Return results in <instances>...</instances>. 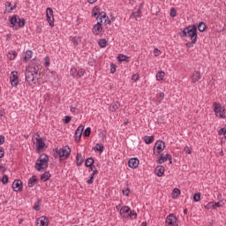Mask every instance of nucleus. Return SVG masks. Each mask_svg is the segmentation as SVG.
Here are the masks:
<instances>
[{
    "label": "nucleus",
    "mask_w": 226,
    "mask_h": 226,
    "mask_svg": "<svg viewBox=\"0 0 226 226\" xmlns=\"http://www.w3.org/2000/svg\"><path fill=\"white\" fill-rule=\"evenodd\" d=\"M18 26L19 27H24L26 26V19H20L18 21Z\"/></svg>",
    "instance_id": "nucleus-43"
},
{
    "label": "nucleus",
    "mask_w": 226,
    "mask_h": 226,
    "mask_svg": "<svg viewBox=\"0 0 226 226\" xmlns=\"http://www.w3.org/2000/svg\"><path fill=\"white\" fill-rule=\"evenodd\" d=\"M177 15V11L175 8L170 9V17L174 18Z\"/></svg>",
    "instance_id": "nucleus-52"
},
{
    "label": "nucleus",
    "mask_w": 226,
    "mask_h": 226,
    "mask_svg": "<svg viewBox=\"0 0 226 226\" xmlns=\"http://www.w3.org/2000/svg\"><path fill=\"white\" fill-rule=\"evenodd\" d=\"M50 172L46 171L41 176V181H43L45 183V181H49L50 179Z\"/></svg>",
    "instance_id": "nucleus-24"
},
{
    "label": "nucleus",
    "mask_w": 226,
    "mask_h": 226,
    "mask_svg": "<svg viewBox=\"0 0 226 226\" xmlns=\"http://www.w3.org/2000/svg\"><path fill=\"white\" fill-rule=\"evenodd\" d=\"M123 195H125L126 197H128L130 195V189H124L123 191Z\"/></svg>",
    "instance_id": "nucleus-54"
},
{
    "label": "nucleus",
    "mask_w": 226,
    "mask_h": 226,
    "mask_svg": "<svg viewBox=\"0 0 226 226\" xmlns=\"http://www.w3.org/2000/svg\"><path fill=\"white\" fill-rule=\"evenodd\" d=\"M167 226H179V219L174 214H170L165 221Z\"/></svg>",
    "instance_id": "nucleus-5"
},
{
    "label": "nucleus",
    "mask_w": 226,
    "mask_h": 226,
    "mask_svg": "<svg viewBox=\"0 0 226 226\" xmlns=\"http://www.w3.org/2000/svg\"><path fill=\"white\" fill-rule=\"evenodd\" d=\"M35 169L38 172H41L43 170H45V169H49V155L41 154L39 157V161L35 162Z\"/></svg>",
    "instance_id": "nucleus-3"
},
{
    "label": "nucleus",
    "mask_w": 226,
    "mask_h": 226,
    "mask_svg": "<svg viewBox=\"0 0 226 226\" xmlns=\"http://www.w3.org/2000/svg\"><path fill=\"white\" fill-rule=\"evenodd\" d=\"M214 112H215V114H219L220 117H223V108H222V104L215 102Z\"/></svg>",
    "instance_id": "nucleus-13"
},
{
    "label": "nucleus",
    "mask_w": 226,
    "mask_h": 226,
    "mask_svg": "<svg viewBox=\"0 0 226 226\" xmlns=\"http://www.w3.org/2000/svg\"><path fill=\"white\" fill-rule=\"evenodd\" d=\"M117 59L120 63H123V61H126V63H128V61H129L128 59H130V57L126 56L125 55L120 54V55H118Z\"/></svg>",
    "instance_id": "nucleus-32"
},
{
    "label": "nucleus",
    "mask_w": 226,
    "mask_h": 226,
    "mask_svg": "<svg viewBox=\"0 0 226 226\" xmlns=\"http://www.w3.org/2000/svg\"><path fill=\"white\" fill-rule=\"evenodd\" d=\"M194 202H200V192H197L193 195Z\"/></svg>",
    "instance_id": "nucleus-42"
},
{
    "label": "nucleus",
    "mask_w": 226,
    "mask_h": 226,
    "mask_svg": "<svg viewBox=\"0 0 226 226\" xmlns=\"http://www.w3.org/2000/svg\"><path fill=\"white\" fill-rule=\"evenodd\" d=\"M104 149L103 144L97 143L95 147H94V151H99V153H102Z\"/></svg>",
    "instance_id": "nucleus-30"
},
{
    "label": "nucleus",
    "mask_w": 226,
    "mask_h": 226,
    "mask_svg": "<svg viewBox=\"0 0 226 226\" xmlns=\"http://www.w3.org/2000/svg\"><path fill=\"white\" fill-rule=\"evenodd\" d=\"M8 57L11 59V61H13L15 57H17V53L15 51H11L8 53Z\"/></svg>",
    "instance_id": "nucleus-41"
},
{
    "label": "nucleus",
    "mask_w": 226,
    "mask_h": 226,
    "mask_svg": "<svg viewBox=\"0 0 226 226\" xmlns=\"http://www.w3.org/2000/svg\"><path fill=\"white\" fill-rule=\"evenodd\" d=\"M37 143H36V147L37 149L40 151V149H43V147H45V142H43V139H41V138H36Z\"/></svg>",
    "instance_id": "nucleus-21"
},
{
    "label": "nucleus",
    "mask_w": 226,
    "mask_h": 226,
    "mask_svg": "<svg viewBox=\"0 0 226 226\" xmlns=\"http://www.w3.org/2000/svg\"><path fill=\"white\" fill-rule=\"evenodd\" d=\"M110 73H116V65L114 64H110Z\"/></svg>",
    "instance_id": "nucleus-56"
},
{
    "label": "nucleus",
    "mask_w": 226,
    "mask_h": 226,
    "mask_svg": "<svg viewBox=\"0 0 226 226\" xmlns=\"http://www.w3.org/2000/svg\"><path fill=\"white\" fill-rule=\"evenodd\" d=\"M206 27H207V26H206V23L204 22H200L198 25V30L200 31V33H204V31H206Z\"/></svg>",
    "instance_id": "nucleus-27"
},
{
    "label": "nucleus",
    "mask_w": 226,
    "mask_h": 226,
    "mask_svg": "<svg viewBox=\"0 0 226 226\" xmlns=\"http://www.w3.org/2000/svg\"><path fill=\"white\" fill-rule=\"evenodd\" d=\"M3 156H4V150L3 149V147L0 148V158H3Z\"/></svg>",
    "instance_id": "nucleus-62"
},
{
    "label": "nucleus",
    "mask_w": 226,
    "mask_h": 226,
    "mask_svg": "<svg viewBox=\"0 0 226 226\" xmlns=\"http://www.w3.org/2000/svg\"><path fill=\"white\" fill-rule=\"evenodd\" d=\"M37 226H49V219L45 216H41L37 219Z\"/></svg>",
    "instance_id": "nucleus-15"
},
{
    "label": "nucleus",
    "mask_w": 226,
    "mask_h": 226,
    "mask_svg": "<svg viewBox=\"0 0 226 226\" xmlns=\"http://www.w3.org/2000/svg\"><path fill=\"white\" fill-rule=\"evenodd\" d=\"M223 206H225V203L223 202V200H220L219 202H209L207 203L205 207L206 209H216L218 207H223Z\"/></svg>",
    "instance_id": "nucleus-6"
},
{
    "label": "nucleus",
    "mask_w": 226,
    "mask_h": 226,
    "mask_svg": "<svg viewBox=\"0 0 226 226\" xmlns=\"http://www.w3.org/2000/svg\"><path fill=\"white\" fill-rule=\"evenodd\" d=\"M120 215L123 218H130L132 215V209L128 206H124L120 209Z\"/></svg>",
    "instance_id": "nucleus-10"
},
{
    "label": "nucleus",
    "mask_w": 226,
    "mask_h": 226,
    "mask_svg": "<svg viewBox=\"0 0 226 226\" xmlns=\"http://www.w3.org/2000/svg\"><path fill=\"white\" fill-rule=\"evenodd\" d=\"M105 19H108L107 13L105 11H102L98 14L96 20H98V22H102L105 20Z\"/></svg>",
    "instance_id": "nucleus-23"
},
{
    "label": "nucleus",
    "mask_w": 226,
    "mask_h": 226,
    "mask_svg": "<svg viewBox=\"0 0 226 226\" xmlns=\"http://www.w3.org/2000/svg\"><path fill=\"white\" fill-rule=\"evenodd\" d=\"M200 79H202V75L200 74V71H195L192 73V84H195V82H199V80H200Z\"/></svg>",
    "instance_id": "nucleus-17"
},
{
    "label": "nucleus",
    "mask_w": 226,
    "mask_h": 226,
    "mask_svg": "<svg viewBox=\"0 0 226 226\" xmlns=\"http://www.w3.org/2000/svg\"><path fill=\"white\" fill-rule=\"evenodd\" d=\"M40 202H41V200H38L37 202L34 203V209L35 211H40Z\"/></svg>",
    "instance_id": "nucleus-44"
},
{
    "label": "nucleus",
    "mask_w": 226,
    "mask_h": 226,
    "mask_svg": "<svg viewBox=\"0 0 226 226\" xmlns=\"http://www.w3.org/2000/svg\"><path fill=\"white\" fill-rule=\"evenodd\" d=\"M103 24H111V20L109 19V17L108 19H104Z\"/></svg>",
    "instance_id": "nucleus-63"
},
{
    "label": "nucleus",
    "mask_w": 226,
    "mask_h": 226,
    "mask_svg": "<svg viewBox=\"0 0 226 226\" xmlns=\"http://www.w3.org/2000/svg\"><path fill=\"white\" fill-rule=\"evenodd\" d=\"M19 18L17 15H13L11 19H10V22L11 24V27H15V26H17V24H19Z\"/></svg>",
    "instance_id": "nucleus-22"
},
{
    "label": "nucleus",
    "mask_w": 226,
    "mask_h": 226,
    "mask_svg": "<svg viewBox=\"0 0 226 226\" xmlns=\"http://www.w3.org/2000/svg\"><path fill=\"white\" fill-rule=\"evenodd\" d=\"M165 77V72H158L156 73V79L157 80H163V78Z\"/></svg>",
    "instance_id": "nucleus-37"
},
{
    "label": "nucleus",
    "mask_w": 226,
    "mask_h": 226,
    "mask_svg": "<svg viewBox=\"0 0 226 226\" xmlns=\"http://www.w3.org/2000/svg\"><path fill=\"white\" fill-rule=\"evenodd\" d=\"M102 24H103V20L98 21L97 24H95L93 27V33L95 35L100 34L102 31H103V27H102Z\"/></svg>",
    "instance_id": "nucleus-12"
},
{
    "label": "nucleus",
    "mask_w": 226,
    "mask_h": 226,
    "mask_svg": "<svg viewBox=\"0 0 226 226\" xmlns=\"http://www.w3.org/2000/svg\"><path fill=\"white\" fill-rule=\"evenodd\" d=\"M46 20L49 22L50 27H54V16H46Z\"/></svg>",
    "instance_id": "nucleus-36"
},
{
    "label": "nucleus",
    "mask_w": 226,
    "mask_h": 226,
    "mask_svg": "<svg viewBox=\"0 0 226 226\" xmlns=\"http://www.w3.org/2000/svg\"><path fill=\"white\" fill-rule=\"evenodd\" d=\"M98 45H99V47H101V49H105V47H107V40L106 39H101L98 41Z\"/></svg>",
    "instance_id": "nucleus-35"
},
{
    "label": "nucleus",
    "mask_w": 226,
    "mask_h": 226,
    "mask_svg": "<svg viewBox=\"0 0 226 226\" xmlns=\"http://www.w3.org/2000/svg\"><path fill=\"white\" fill-rule=\"evenodd\" d=\"M4 144V136L0 135V146H3Z\"/></svg>",
    "instance_id": "nucleus-60"
},
{
    "label": "nucleus",
    "mask_w": 226,
    "mask_h": 226,
    "mask_svg": "<svg viewBox=\"0 0 226 226\" xmlns=\"http://www.w3.org/2000/svg\"><path fill=\"white\" fill-rule=\"evenodd\" d=\"M143 140L146 144H153V141L154 140V136H145L143 138Z\"/></svg>",
    "instance_id": "nucleus-26"
},
{
    "label": "nucleus",
    "mask_w": 226,
    "mask_h": 226,
    "mask_svg": "<svg viewBox=\"0 0 226 226\" xmlns=\"http://www.w3.org/2000/svg\"><path fill=\"white\" fill-rule=\"evenodd\" d=\"M165 149V142L162 140H157L154 147V152L156 153V154H160L162 151Z\"/></svg>",
    "instance_id": "nucleus-7"
},
{
    "label": "nucleus",
    "mask_w": 226,
    "mask_h": 226,
    "mask_svg": "<svg viewBox=\"0 0 226 226\" xmlns=\"http://www.w3.org/2000/svg\"><path fill=\"white\" fill-rule=\"evenodd\" d=\"M154 54L156 57H158V56H160V54H162V51L160 49H158L157 48H155L154 49Z\"/></svg>",
    "instance_id": "nucleus-51"
},
{
    "label": "nucleus",
    "mask_w": 226,
    "mask_h": 226,
    "mask_svg": "<svg viewBox=\"0 0 226 226\" xmlns=\"http://www.w3.org/2000/svg\"><path fill=\"white\" fill-rule=\"evenodd\" d=\"M38 72H40V67H38V65L26 67L25 77L29 86L36 84V77H38Z\"/></svg>",
    "instance_id": "nucleus-1"
},
{
    "label": "nucleus",
    "mask_w": 226,
    "mask_h": 226,
    "mask_svg": "<svg viewBox=\"0 0 226 226\" xmlns=\"http://www.w3.org/2000/svg\"><path fill=\"white\" fill-rule=\"evenodd\" d=\"M75 110H77V108L71 106V112H72V114H75Z\"/></svg>",
    "instance_id": "nucleus-64"
},
{
    "label": "nucleus",
    "mask_w": 226,
    "mask_h": 226,
    "mask_svg": "<svg viewBox=\"0 0 226 226\" xmlns=\"http://www.w3.org/2000/svg\"><path fill=\"white\" fill-rule=\"evenodd\" d=\"M46 17H54V11H52V8H50V7L47 8Z\"/></svg>",
    "instance_id": "nucleus-40"
},
{
    "label": "nucleus",
    "mask_w": 226,
    "mask_h": 226,
    "mask_svg": "<svg viewBox=\"0 0 226 226\" xmlns=\"http://www.w3.org/2000/svg\"><path fill=\"white\" fill-rule=\"evenodd\" d=\"M185 153H186L187 154H192V148L188 147H185L184 148Z\"/></svg>",
    "instance_id": "nucleus-53"
},
{
    "label": "nucleus",
    "mask_w": 226,
    "mask_h": 226,
    "mask_svg": "<svg viewBox=\"0 0 226 226\" xmlns=\"http://www.w3.org/2000/svg\"><path fill=\"white\" fill-rule=\"evenodd\" d=\"M158 163L162 164V163H165V155L163 154H161L159 159H158Z\"/></svg>",
    "instance_id": "nucleus-45"
},
{
    "label": "nucleus",
    "mask_w": 226,
    "mask_h": 226,
    "mask_svg": "<svg viewBox=\"0 0 226 226\" xmlns=\"http://www.w3.org/2000/svg\"><path fill=\"white\" fill-rule=\"evenodd\" d=\"M219 135H223L224 139H226V128H221L218 132Z\"/></svg>",
    "instance_id": "nucleus-46"
},
{
    "label": "nucleus",
    "mask_w": 226,
    "mask_h": 226,
    "mask_svg": "<svg viewBox=\"0 0 226 226\" xmlns=\"http://www.w3.org/2000/svg\"><path fill=\"white\" fill-rule=\"evenodd\" d=\"M44 60L46 66H50V58L49 56H45Z\"/></svg>",
    "instance_id": "nucleus-55"
},
{
    "label": "nucleus",
    "mask_w": 226,
    "mask_h": 226,
    "mask_svg": "<svg viewBox=\"0 0 226 226\" xmlns=\"http://www.w3.org/2000/svg\"><path fill=\"white\" fill-rule=\"evenodd\" d=\"M5 114H6V112L4 111V109H2L0 110V117H4Z\"/></svg>",
    "instance_id": "nucleus-61"
},
{
    "label": "nucleus",
    "mask_w": 226,
    "mask_h": 226,
    "mask_svg": "<svg viewBox=\"0 0 226 226\" xmlns=\"http://www.w3.org/2000/svg\"><path fill=\"white\" fill-rule=\"evenodd\" d=\"M80 41H82V37L80 36H74L72 38V42L74 47H77V45H79V43H80Z\"/></svg>",
    "instance_id": "nucleus-29"
},
{
    "label": "nucleus",
    "mask_w": 226,
    "mask_h": 226,
    "mask_svg": "<svg viewBox=\"0 0 226 226\" xmlns=\"http://www.w3.org/2000/svg\"><path fill=\"white\" fill-rule=\"evenodd\" d=\"M84 135L86 137H89V135H91V127H87L85 131H84Z\"/></svg>",
    "instance_id": "nucleus-49"
},
{
    "label": "nucleus",
    "mask_w": 226,
    "mask_h": 226,
    "mask_svg": "<svg viewBox=\"0 0 226 226\" xmlns=\"http://www.w3.org/2000/svg\"><path fill=\"white\" fill-rule=\"evenodd\" d=\"M181 38L189 37L192 39L197 38V26L195 25H191L183 29L179 34Z\"/></svg>",
    "instance_id": "nucleus-2"
},
{
    "label": "nucleus",
    "mask_w": 226,
    "mask_h": 226,
    "mask_svg": "<svg viewBox=\"0 0 226 226\" xmlns=\"http://www.w3.org/2000/svg\"><path fill=\"white\" fill-rule=\"evenodd\" d=\"M71 121H72V117H70V116H65L64 117V123L65 124H68Z\"/></svg>",
    "instance_id": "nucleus-50"
},
{
    "label": "nucleus",
    "mask_w": 226,
    "mask_h": 226,
    "mask_svg": "<svg viewBox=\"0 0 226 226\" xmlns=\"http://www.w3.org/2000/svg\"><path fill=\"white\" fill-rule=\"evenodd\" d=\"M129 218H132L133 220H135V218H137V213H132V211H131Z\"/></svg>",
    "instance_id": "nucleus-59"
},
{
    "label": "nucleus",
    "mask_w": 226,
    "mask_h": 226,
    "mask_svg": "<svg viewBox=\"0 0 226 226\" xmlns=\"http://www.w3.org/2000/svg\"><path fill=\"white\" fill-rule=\"evenodd\" d=\"M100 13V8L98 6H95L92 10V17H96Z\"/></svg>",
    "instance_id": "nucleus-39"
},
{
    "label": "nucleus",
    "mask_w": 226,
    "mask_h": 226,
    "mask_svg": "<svg viewBox=\"0 0 226 226\" xmlns=\"http://www.w3.org/2000/svg\"><path fill=\"white\" fill-rule=\"evenodd\" d=\"M132 80L133 82H137V80H139V74H133V75L132 76Z\"/></svg>",
    "instance_id": "nucleus-57"
},
{
    "label": "nucleus",
    "mask_w": 226,
    "mask_h": 226,
    "mask_svg": "<svg viewBox=\"0 0 226 226\" xmlns=\"http://www.w3.org/2000/svg\"><path fill=\"white\" fill-rule=\"evenodd\" d=\"M191 40H192V41H188V42L185 43V46L188 49H192V47H193V45H195V43H197V38H192Z\"/></svg>",
    "instance_id": "nucleus-33"
},
{
    "label": "nucleus",
    "mask_w": 226,
    "mask_h": 226,
    "mask_svg": "<svg viewBox=\"0 0 226 226\" xmlns=\"http://www.w3.org/2000/svg\"><path fill=\"white\" fill-rule=\"evenodd\" d=\"M119 109V103L118 102H114L110 105L109 110L110 112H116Z\"/></svg>",
    "instance_id": "nucleus-31"
},
{
    "label": "nucleus",
    "mask_w": 226,
    "mask_h": 226,
    "mask_svg": "<svg viewBox=\"0 0 226 226\" xmlns=\"http://www.w3.org/2000/svg\"><path fill=\"white\" fill-rule=\"evenodd\" d=\"M19 72L17 71H13L11 73L10 80L12 87H17L19 86Z\"/></svg>",
    "instance_id": "nucleus-9"
},
{
    "label": "nucleus",
    "mask_w": 226,
    "mask_h": 226,
    "mask_svg": "<svg viewBox=\"0 0 226 226\" xmlns=\"http://www.w3.org/2000/svg\"><path fill=\"white\" fill-rule=\"evenodd\" d=\"M56 154L59 155V158L61 161L63 160H68L70 157V154L72 153V148L70 147L65 146L58 150H56Z\"/></svg>",
    "instance_id": "nucleus-4"
},
{
    "label": "nucleus",
    "mask_w": 226,
    "mask_h": 226,
    "mask_svg": "<svg viewBox=\"0 0 226 226\" xmlns=\"http://www.w3.org/2000/svg\"><path fill=\"white\" fill-rule=\"evenodd\" d=\"M33 57V51L27 50L25 55V61H29Z\"/></svg>",
    "instance_id": "nucleus-38"
},
{
    "label": "nucleus",
    "mask_w": 226,
    "mask_h": 226,
    "mask_svg": "<svg viewBox=\"0 0 226 226\" xmlns=\"http://www.w3.org/2000/svg\"><path fill=\"white\" fill-rule=\"evenodd\" d=\"M165 172V168L163 166H157L155 168V174L158 177H162Z\"/></svg>",
    "instance_id": "nucleus-19"
},
{
    "label": "nucleus",
    "mask_w": 226,
    "mask_h": 226,
    "mask_svg": "<svg viewBox=\"0 0 226 226\" xmlns=\"http://www.w3.org/2000/svg\"><path fill=\"white\" fill-rule=\"evenodd\" d=\"M170 161V163H172V155L170 154H166L164 156V162Z\"/></svg>",
    "instance_id": "nucleus-47"
},
{
    "label": "nucleus",
    "mask_w": 226,
    "mask_h": 226,
    "mask_svg": "<svg viewBox=\"0 0 226 226\" xmlns=\"http://www.w3.org/2000/svg\"><path fill=\"white\" fill-rule=\"evenodd\" d=\"M94 164V159L93 157L87 158L85 162V166L86 167H91Z\"/></svg>",
    "instance_id": "nucleus-28"
},
{
    "label": "nucleus",
    "mask_w": 226,
    "mask_h": 226,
    "mask_svg": "<svg viewBox=\"0 0 226 226\" xmlns=\"http://www.w3.org/2000/svg\"><path fill=\"white\" fill-rule=\"evenodd\" d=\"M139 161L137 158H131L128 162L130 169H137L139 167Z\"/></svg>",
    "instance_id": "nucleus-16"
},
{
    "label": "nucleus",
    "mask_w": 226,
    "mask_h": 226,
    "mask_svg": "<svg viewBox=\"0 0 226 226\" xmlns=\"http://www.w3.org/2000/svg\"><path fill=\"white\" fill-rule=\"evenodd\" d=\"M8 181H9L8 175H4L2 178L3 185H8Z\"/></svg>",
    "instance_id": "nucleus-48"
},
{
    "label": "nucleus",
    "mask_w": 226,
    "mask_h": 226,
    "mask_svg": "<svg viewBox=\"0 0 226 226\" xmlns=\"http://www.w3.org/2000/svg\"><path fill=\"white\" fill-rule=\"evenodd\" d=\"M76 163H77L78 167H80V165H82V163H84V156H82V154H80V153L77 154Z\"/></svg>",
    "instance_id": "nucleus-20"
},
{
    "label": "nucleus",
    "mask_w": 226,
    "mask_h": 226,
    "mask_svg": "<svg viewBox=\"0 0 226 226\" xmlns=\"http://www.w3.org/2000/svg\"><path fill=\"white\" fill-rule=\"evenodd\" d=\"M84 73H86L84 69L77 71L75 68H72L70 71V74L73 79H80V77H84Z\"/></svg>",
    "instance_id": "nucleus-8"
},
{
    "label": "nucleus",
    "mask_w": 226,
    "mask_h": 226,
    "mask_svg": "<svg viewBox=\"0 0 226 226\" xmlns=\"http://www.w3.org/2000/svg\"><path fill=\"white\" fill-rule=\"evenodd\" d=\"M94 181V177L91 176L90 178L87 181V185H93Z\"/></svg>",
    "instance_id": "nucleus-58"
},
{
    "label": "nucleus",
    "mask_w": 226,
    "mask_h": 226,
    "mask_svg": "<svg viewBox=\"0 0 226 226\" xmlns=\"http://www.w3.org/2000/svg\"><path fill=\"white\" fill-rule=\"evenodd\" d=\"M12 189L14 192H21L22 181L19 179L14 180V182L12 183Z\"/></svg>",
    "instance_id": "nucleus-14"
},
{
    "label": "nucleus",
    "mask_w": 226,
    "mask_h": 226,
    "mask_svg": "<svg viewBox=\"0 0 226 226\" xmlns=\"http://www.w3.org/2000/svg\"><path fill=\"white\" fill-rule=\"evenodd\" d=\"M179 195H181V191L177 188H175L172 192L173 199H177V197H179Z\"/></svg>",
    "instance_id": "nucleus-34"
},
{
    "label": "nucleus",
    "mask_w": 226,
    "mask_h": 226,
    "mask_svg": "<svg viewBox=\"0 0 226 226\" xmlns=\"http://www.w3.org/2000/svg\"><path fill=\"white\" fill-rule=\"evenodd\" d=\"M84 132V125H79L74 133V138L76 142H80V139H82V132Z\"/></svg>",
    "instance_id": "nucleus-11"
},
{
    "label": "nucleus",
    "mask_w": 226,
    "mask_h": 226,
    "mask_svg": "<svg viewBox=\"0 0 226 226\" xmlns=\"http://www.w3.org/2000/svg\"><path fill=\"white\" fill-rule=\"evenodd\" d=\"M141 8H142V4H140V6L137 11H134L132 13L131 19H137V18L140 17V14L142 13V11H140Z\"/></svg>",
    "instance_id": "nucleus-25"
},
{
    "label": "nucleus",
    "mask_w": 226,
    "mask_h": 226,
    "mask_svg": "<svg viewBox=\"0 0 226 226\" xmlns=\"http://www.w3.org/2000/svg\"><path fill=\"white\" fill-rule=\"evenodd\" d=\"M38 184V178L36 176H33L28 179V187L33 188L35 185Z\"/></svg>",
    "instance_id": "nucleus-18"
}]
</instances>
